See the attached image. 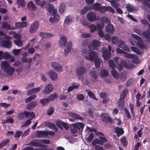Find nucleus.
<instances>
[{
    "label": "nucleus",
    "instance_id": "obj_45",
    "mask_svg": "<svg viewBox=\"0 0 150 150\" xmlns=\"http://www.w3.org/2000/svg\"><path fill=\"white\" fill-rule=\"evenodd\" d=\"M10 27L11 25L6 22H4L2 23V27L4 29L8 30V29H10L9 27Z\"/></svg>",
    "mask_w": 150,
    "mask_h": 150
},
{
    "label": "nucleus",
    "instance_id": "obj_14",
    "mask_svg": "<svg viewBox=\"0 0 150 150\" xmlns=\"http://www.w3.org/2000/svg\"><path fill=\"white\" fill-rule=\"evenodd\" d=\"M101 5L98 3H96L94 4L92 7L93 9L96 11H99L101 13L103 12V6H100Z\"/></svg>",
    "mask_w": 150,
    "mask_h": 150
},
{
    "label": "nucleus",
    "instance_id": "obj_53",
    "mask_svg": "<svg viewBox=\"0 0 150 150\" xmlns=\"http://www.w3.org/2000/svg\"><path fill=\"white\" fill-rule=\"evenodd\" d=\"M89 9V8L88 7L85 6L80 11V13L81 14H83L88 11Z\"/></svg>",
    "mask_w": 150,
    "mask_h": 150
},
{
    "label": "nucleus",
    "instance_id": "obj_7",
    "mask_svg": "<svg viewBox=\"0 0 150 150\" xmlns=\"http://www.w3.org/2000/svg\"><path fill=\"white\" fill-rule=\"evenodd\" d=\"M51 66L54 69L58 72H61L63 71L62 67L56 62H52L51 64Z\"/></svg>",
    "mask_w": 150,
    "mask_h": 150
},
{
    "label": "nucleus",
    "instance_id": "obj_13",
    "mask_svg": "<svg viewBox=\"0 0 150 150\" xmlns=\"http://www.w3.org/2000/svg\"><path fill=\"white\" fill-rule=\"evenodd\" d=\"M99 138L100 140L96 138L92 141V144L93 146H96L97 144H99L100 145L103 144V137H100Z\"/></svg>",
    "mask_w": 150,
    "mask_h": 150
},
{
    "label": "nucleus",
    "instance_id": "obj_63",
    "mask_svg": "<svg viewBox=\"0 0 150 150\" xmlns=\"http://www.w3.org/2000/svg\"><path fill=\"white\" fill-rule=\"evenodd\" d=\"M104 37L105 39L109 42L111 40V36L109 34H106L105 36L104 35Z\"/></svg>",
    "mask_w": 150,
    "mask_h": 150
},
{
    "label": "nucleus",
    "instance_id": "obj_20",
    "mask_svg": "<svg viewBox=\"0 0 150 150\" xmlns=\"http://www.w3.org/2000/svg\"><path fill=\"white\" fill-rule=\"evenodd\" d=\"M47 131H38L36 132V135L39 138H42L44 136H47Z\"/></svg>",
    "mask_w": 150,
    "mask_h": 150
},
{
    "label": "nucleus",
    "instance_id": "obj_46",
    "mask_svg": "<svg viewBox=\"0 0 150 150\" xmlns=\"http://www.w3.org/2000/svg\"><path fill=\"white\" fill-rule=\"evenodd\" d=\"M36 97V96L35 95H33L26 99L25 100V102L28 103L30 102L32 100H33Z\"/></svg>",
    "mask_w": 150,
    "mask_h": 150
},
{
    "label": "nucleus",
    "instance_id": "obj_17",
    "mask_svg": "<svg viewBox=\"0 0 150 150\" xmlns=\"http://www.w3.org/2000/svg\"><path fill=\"white\" fill-rule=\"evenodd\" d=\"M72 18L69 16H67L65 18L64 22V27H67L70 25L72 21Z\"/></svg>",
    "mask_w": 150,
    "mask_h": 150
},
{
    "label": "nucleus",
    "instance_id": "obj_57",
    "mask_svg": "<svg viewBox=\"0 0 150 150\" xmlns=\"http://www.w3.org/2000/svg\"><path fill=\"white\" fill-rule=\"evenodd\" d=\"M38 141L41 143H43L46 144H49L50 142V140L48 139H39Z\"/></svg>",
    "mask_w": 150,
    "mask_h": 150
},
{
    "label": "nucleus",
    "instance_id": "obj_54",
    "mask_svg": "<svg viewBox=\"0 0 150 150\" xmlns=\"http://www.w3.org/2000/svg\"><path fill=\"white\" fill-rule=\"evenodd\" d=\"M94 63L96 68H98L100 64V61L97 59V58L94 60Z\"/></svg>",
    "mask_w": 150,
    "mask_h": 150
},
{
    "label": "nucleus",
    "instance_id": "obj_36",
    "mask_svg": "<svg viewBox=\"0 0 150 150\" xmlns=\"http://www.w3.org/2000/svg\"><path fill=\"white\" fill-rule=\"evenodd\" d=\"M17 3L18 7L20 6L23 8L25 6V3L24 0H17Z\"/></svg>",
    "mask_w": 150,
    "mask_h": 150
},
{
    "label": "nucleus",
    "instance_id": "obj_8",
    "mask_svg": "<svg viewBox=\"0 0 150 150\" xmlns=\"http://www.w3.org/2000/svg\"><path fill=\"white\" fill-rule=\"evenodd\" d=\"M97 54L96 52H91L88 54V56L86 57V58L90 61H93L98 58Z\"/></svg>",
    "mask_w": 150,
    "mask_h": 150
},
{
    "label": "nucleus",
    "instance_id": "obj_62",
    "mask_svg": "<svg viewBox=\"0 0 150 150\" xmlns=\"http://www.w3.org/2000/svg\"><path fill=\"white\" fill-rule=\"evenodd\" d=\"M90 74L91 76L93 77L94 79H97L98 77V76L96 72L94 71H91L90 72Z\"/></svg>",
    "mask_w": 150,
    "mask_h": 150
},
{
    "label": "nucleus",
    "instance_id": "obj_43",
    "mask_svg": "<svg viewBox=\"0 0 150 150\" xmlns=\"http://www.w3.org/2000/svg\"><path fill=\"white\" fill-rule=\"evenodd\" d=\"M13 42L18 47H21L23 46V44L22 41L19 40H13Z\"/></svg>",
    "mask_w": 150,
    "mask_h": 150
},
{
    "label": "nucleus",
    "instance_id": "obj_34",
    "mask_svg": "<svg viewBox=\"0 0 150 150\" xmlns=\"http://www.w3.org/2000/svg\"><path fill=\"white\" fill-rule=\"evenodd\" d=\"M65 9V4L62 3L59 6V12L61 13H63Z\"/></svg>",
    "mask_w": 150,
    "mask_h": 150
},
{
    "label": "nucleus",
    "instance_id": "obj_64",
    "mask_svg": "<svg viewBox=\"0 0 150 150\" xmlns=\"http://www.w3.org/2000/svg\"><path fill=\"white\" fill-rule=\"evenodd\" d=\"M125 44V42L122 40H120L117 42V45L119 47L121 48Z\"/></svg>",
    "mask_w": 150,
    "mask_h": 150
},
{
    "label": "nucleus",
    "instance_id": "obj_31",
    "mask_svg": "<svg viewBox=\"0 0 150 150\" xmlns=\"http://www.w3.org/2000/svg\"><path fill=\"white\" fill-rule=\"evenodd\" d=\"M9 139H6L2 140L0 143V149L3 148L10 142Z\"/></svg>",
    "mask_w": 150,
    "mask_h": 150
},
{
    "label": "nucleus",
    "instance_id": "obj_30",
    "mask_svg": "<svg viewBox=\"0 0 150 150\" xmlns=\"http://www.w3.org/2000/svg\"><path fill=\"white\" fill-rule=\"evenodd\" d=\"M111 52H108L107 50H104V59L107 60L110 58Z\"/></svg>",
    "mask_w": 150,
    "mask_h": 150
},
{
    "label": "nucleus",
    "instance_id": "obj_32",
    "mask_svg": "<svg viewBox=\"0 0 150 150\" xmlns=\"http://www.w3.org/2000/svg\"><path fill=\"white\" fill-rule=\"evenodd\" d=\"M86 91L88 95L89 96L95 100H98V99L96 98V96L90 90H86Z\"/></svg>",
    "mask_w": 150,
    "mask_h": 150
},
{
    "label": "nucleus",
    "instance_id": "obj_18",
    "mask_svg": "<svg viewBox=\"0 0 150 150\" xmlns=\"http://www.w3.org/2000/svg\"><path fill=\"white\" fill-rule=\"evenodd\" d=\"M115 133H117V136L118 137H119L120 136L123 134L124 131L122 127H116L115 129Z\"/></svg>",
    "mask_w": 150,
    "mask_h": 150
},
{
    "label": "nucleus",
    "instance_id": "obj_59",
    "mask_svg": "<svg viewBox=\"0 0 150 150\" xmlns=\"http://www.w3.org/2000/svg\"><path fill=\"white\" fill-rule=\"evenodd\" d=\"M8 118H6V122L7 123H11V124L13 123L14 122V120L12 118L11 116H8Z\"/></svg>",
    "mask_w": 150,
    "mask_h": 150
},
{
    "label": "nucleus",
    "instance_id": "obj_27",
    "mask_svg": "<svg viewBox=\"0 0 150 150\" xmlns=\"http://www.w3.org/2000/svg\"><path fill=\"white\" fill-rule=\"evenodd\" d=\"M53 17H50V22L52 23H57L59 20V16H53Z\"/></svg>",
    "mask_w": 150,
    "mask_h": 150
},
{
    "label": "nucleus",
    "instance_id": "obj_48",
    "mask_svg": "<svg viewBox=\"0 0 150 150\" xmlns=\"http://www.w3.org/2000/svg\"><path fill=\"white\" fill-rule=\"evenodd\" d=\"M112 43L114 45H116L118 40V38L115 36H112L111 38Z\"/></svg>",
    "mask_w": 150,
    "mask_h": 150
},
{
    "label": "nucleus",
    "instance_id": "obj_33",
    "mask_svg": "<svg viewBox=\"0 0 150 150\" xmlns=\"http://www.w3.org/2000/svg\"><path fill=\"white\" fill-rule=\"evenodd\" d=\"M58 97L57 93H54V94H51L49 96L48 98L50 101H53L55 98H57Z\"/></svg>",
    "mask_w": 150,
    "mask_h": 150
},
{
    "label": "nucleus",
    "instance_id": "obj_26",
    "mask_svg": "<svg viewBox=\"0 0 150 150\" xmlns=\"http://www.w3.org/2000/svg\"><path fill=\"white\" fill-rule=\"evenodd\" d=\"M142 35L146 39L149 40V42H150V30L148 29L142 32Z\"/></svg>",
    "mask_w": 150,
    "mask_h": 150
},
{
    "label": "nucleus",
    "instance_id": "obj_61",
    "mask_svg": "<svg viewBox=\"0 0 150 150\" xmlns=\"http://www.w3.org/2000/svg\"><path fill=\"white\" fill-rule=\"evenodd\" d=\"M23 133L22 132L20 131H17L15 135V137L16 138H19Z\"/></svg>",
    "mask_w": 150,
    "mask_h": 150
},
{
    "label": "nucleus",
    "instance_id": "obj_37",
    "mask_svg": "<svg viewBox=\"0 0 150 150\" xmlns=\"http://www.w3.org/2000/svg\"><path fill=\"white\" fill-rule=\"evenodd\" d=\"M108 64L110 67L112 69H115L116 66L114 61L113 60L110 59L108 61Z\"/></svg>",
    "mask_w": 150,
    "mask_h": 150
},
{
    "label": "nucleus",
    "instance_id": "obj_38",
    "mask_svg": "<svg viewBox=\"0 0 150 150\" xmlns=\"http://www.w3.org/2000/svg\"><path fill=\"white\" fill-rule=\"evenodd\" d=\"M107 1L110 2L111 5L114 8H116L117 7V2L120 0H106Z\"/></svg>",
    "mask_w": 150,
    "mask_h": 150
},
{
    "label": "nucleus",
    "instance_id": "obj_1",
    "mask_svg": "<svg viewBox=\"0 0 150 150\" xmlns=\"http://www.w3.org/2000/svg\"><path fill=\"white\" fill-rule=\"evenodd\" d=\"M1 68L6 72L8 76H12L15 71V69L11 67L7 61L2 62Z\"/></svg>",
    "mask_w": 150,
    "mask_h": 150
},
{
    "label": "nucleus",
    "instance_id": "obj_51",
    "mask_svg": "<svg viewBox=\"0 0 150 150\" xmlns=\"http://www.w3.org/2000/svg\"><path fill=\"white\" fill-rule=\"evenodd\" d=\"M132 35L133 37L135 39L137 40V42H142V38L141 37L139 36L138 35L134 34H132Z\"/></svg>",
    "mask_w": 150,
    "mask_h": 150
},
{
    "label": "nucleus",
    "instance_id": "obj_12",
    "mask_svg": "<svg viewBox=\"0 0 150 150\" xmlns=\"http://www.w3.org/2000/svg\"><path fill=\"white\" fill-rule=\"evenodd\" d=\"M72 45L71 42H69L67 43L64 52V56H66L70 52L72 49Z\"/></svg>",
    "mask_w": 150,
    "mask_h": 150
},
{
    "label": "nucleus",
    "instance_id": "obj_16",
    "mask_svg": "<svg viewBox=\"0 0 150 150\" xmlns=\"http://www.w3.org/2000/svg\"><path fill=\"white\" fill-rule=\"evenodd\" d=\"M100 42L97 40H92V46L93 47V49L94 50H97L99 46L100 45Z\"/></svg>",
    "mask_w": 150,
    "mask_h": 150
},
{
    "label": "nucleus",
    "instance_id": "obj_11",
    "mask_svg": "<svg viewBox=\"0 0 150 150\" xmlns=\"http://www.w3.org/2000/svg\"><path fill=\"white\" fill-rule=\"evenodd\" d=\"M105 31L108 33L112 34L115 31L114 26L111 24H109L105 27Z\"/></svg>",
    "mask_w": 150,
    "mask_h": 150
},
{
    "label": "nucleus",
    "instance_id": "obj_10",
    "mask_svg": "<svg viewBox=\"0 0 150 150\" xmlns=\"http://www.w3.org/2000/svg\"><path fill=\"white\" fill-rule=\"evenodd\" d=\"M38 102L37 101H34L30 103L26 106V109L28 110H33L37 105Z\"/></svg>",
    "mask_w": 150,
    "mask_h": 150
},
{
    "label": "nucleus",
    "instance_id": "obj_28",
    "mask_svg": "<svg viewBox=\"0 0 150 150\" xmlns=\"http://www.w3.org/2000/svg\"><path fill=\"white\" fill-rule=\"evenodd\" d=\"M27 8L29 9H32L33 10H35L36 9V6L32 1H30L28 4Z\"/></svg>",
    "mask_w": 150,
    "mask_h": 150
},
{
    "label": "nucleus",
    "instance_id": "obj_47",
    "mask_svg": "<svg viewBox=\"0 0 150 150\" xmlns=\"http://www.w3.org/2000/svg\"><path fill=\"white\" fill-rule=\"evenodd\" d=\"M94 137V134L91 133L89 135L88 137L85 139L87 142H91L93 140Z\"/></svg>",
    "mask_w": 150,
    "mask_h": 150
},
{
    "label": "nucleus",
    "instance_id": "obj_25",
    "mask_svg": "<svg viewBox=\"0 0 150 150\" xmlns=\"http://www.w3.org/2000/svg\"><path fill=\"white\" fill-rule=\"evenodd\" d=\"M126 8L128 11L129 12H132L136 11V8L132 5L128 4L126 6Z\"/></svg>",
    "mask_w": 150,
    "mask_h": 150
},
{
    "label": "nucleus",
    "instance_id": "obj_4",
    "mask_svg": "<svg viewBox=\"0 0 150 150\" xmlns=\"http://www.w3.org/2000/svg\"><path fill=\"white\" fill-rule=\"evenodd\" d=\"M39 26V23L38 21H35L30 25L29 31L30 33H33L35 32L38 30Z\"/></svg>",
    "mask_w": 150,
    "mask_h": 150
},
{
    "label": "nucleus",
    "instance_id": "obj_6",
    "mask_svg": "<svg viewBox=\"0 0 150 150\" xmlns=\"http://www.w3.org/2000/svg\"><path fill=\"white\" fill-rule=\"evenodd\" d=\"M67 41V39L66 36L64 35H61L59 43V46L64 47L65 46Z\"/></svg>",
    "mask_w": 150,
    "mask_h": 150
},
{
    "label": "nucleus",
    "instance_id": "obj_49",
    "mask_svg": "<svg viewBox=\"0 0 150 150\" xmlns=\"http://www.w3.org/2000/svg\"><path fill=\"white\" fill-rule=\"evenodd\" d=\"M88 27L90 29V31L91 33L94 32L97 29V27L96 26L93 24L91 25H88Z\"/></svg>",
    "mask_w": 150,
    "mask_h": 150
},
{
    "label": "nucleus",
    "instance_id": "obj_3",
    "mask_svg": "<svg viewBox=\"0 0 150 150\" xmlns=\"http://www.w3.org/2000/svg\"><path fill=\"white\" fill-rule=\"evenodd\" d=\"M87 18L89 21L91 22L99 21L100 18L96 16V13L93 12H89L87 15Z\"/></svg>",
    "mask_w": 150,
    "mask_h": 150
},
{
    "label": "nucleus",
    "instance_id": "obj_55",
    "mask_svg": "<svg viewBox=\"0 0 150 150\" xmlns=\"http://www.w3.org/2000/svg\"><path fill=\"white\" fill-rule=\"evenodd\" d=\"M24 113H25V112H21L18 114V117L19 120H21L25 117Z\"/></svg>",
    "mask_w": 150,
    "mask_h": 150
},
{
    "label": "nucleus",
    "instance_id": "obj_22",
    "mask_svg": "<svg viewBox=\"0 0 150 150\" xmlns=\"http://www.w3.org/2000/svg\"><path fill=\"white\" fill-rule=\"evenodd\" d=\"M2 45L6 48H10L11 46V42L9 40H4L2 42Z\"/></svg>",
    "mask_w": 150,
    "mask_h": 150
},
{
    "label": "nucleus",
    "instance_id": "obj_29",
    "mask_svg": "<svg viewBox=\"0 0 150 150\" xmlns=\"http://www.w3.org/2000/svg\"><path fill=\"white\" fill-rule=\"evenodd\" d=\"M104 11L110 12L113 14H114L115 12L114 9L110 6H104Z\"/></svg>",
    "mask_w": 150,
    "mask_h": 150
},
{
    "label": "nucleus",
    "instance_id": "obj_42",
    "mask_svg": "<svg viewBox=\"0 0 150 150\" xmlns=\"http://www.w3.org/2000/svg\"><path fill=\"white\" fill-rule=\"evenodd\" d=\"M131 49L133 51L138 54L140 55L142 54V52L138 48L135 47H132Z\"/></svg>",
    "mask_w": 150,
    "mask_h": 150
},
{
    "label": "nucleus",
    "instance_id": "obj_60",
    "mask_svg": "<svg viewBox=\"0 0 150 150\" xmlns=\"http://www.w3.org/2000/svg\"><path fill=\"white\" fill-rule=\"evenodd\" d=\"M12 52L15 55H18L21 52V49H14L12 51Z\"/></svg>",
    "mask_w": 150,
    "mask_h": 150
},
{
    "label": "nucleus",
    "instance_id": "obj_40",
    "mask_svg": "<svg viewBox=\"0 0 150 150\" xmlns=\"http://www.w3.org/2000/svg\"><path fill=\"white\" fill-rule=\"evenodd\" d=\"M50 102L48 98H45L41 99L40 100V102L42 105L44 106L47 105Z\"/></svg>",
    "mask_w": 150,
    "mask_h": 150
},
{
    "label": "nucleus",
    "instance_id": "obj_41",
    "mask_svg": "<svg viewBox=\"0 0 150 150\" xmlns=\"http://www.w3.org/2000/svg\"><path fill=\"white\" fill-rule=\"evenodd\" d=\"M111 72L113 77L115 79H117L119 77V75L117 73V72L115 70V69H112L111 71Z\"/></svg>",
    "mask_w": 150,
    "mask_h": 150
},
{
    "label": "nucleus",
    "instance_id": "obj_21",
    "mask_svg": "<svg viewBox=\"0 0 150 150\" xmlns=\"http://www.w3.org/2000/svg\"><path fill=\"white\" fill-rule=\"evenodd\" d=\"M24 114L25 117L30 118V120H32L35 117V115L34 113L32 111H28L25 110Z\"/></svg>",
    "mask_w": 150,
    "mask_h": 150
},
{
    "label": "nucleus",
    "instance_id": "obj_2",
    "mask_svg": "<svg viewBox=\"0 0 150 150\" xmlns=\"http://www.w3.org/2000/svg\"><path fill=\"white\" fill-rule=\"evenodd\" d=\"M85 125L84 124L80 122L72 124V127L71 129V133L75 134L78 132L79 133H81L83 131Z\"/></svg>",
    "mask_w": 150,
    "mask_h": 150
},
{
    "label": "nucleus",
    "instance_id": "obj_9",
    "mask_svg": "<svg viewBox=\"0 0 150 150\" xmlns=\"http://www.w3.org/2000/svg\"><path fill=\"white\" fill-rule=\"evenodd\" d=\"M53 89L54 86L52 84H48L43 90V92L46 94H49L52 91Z\"/></svg>",
    "mask_w": 150,
    "mask_h": 150
},
{
    "label": "nucleus",
    "instance_id": "obj_15",
    "mask_svg": "<svg viewBox=\"0 0 150 150\" xmlns=\"http://www.w3.org/2000/svg\"><path fill=\"white\" fill-rule=\"evenodd\" d=\"M43 126H47L48 127L51 128L53 130H57V128L55 125L50 122L45 121L42 124Z\"/></svg>",
    "mask_w": 150,
    "mask_h": 150
},
{
    "label": "nucleus",
    "instance_id": "obj_56",
    "mask_svg": "<svg viewBox=\"0 0 150 150\" xmlns=\"http://www.w3.org/2000/svg\"><path fill=\"white\" fill-rule=\"evenodd\" d=\"M11 57V55L9 54L8 52H5L3 53V59H6L10 58Z\"/></svg>",
    "mask_w": 150,
    "mask_h": 150
},
{
    "label": "nucleus",
    "instance_id": "obj_35",
    "mask_svg": "<svg viewBox=\"0 0 150 150\" xmlns=\"http://www.w3.org/2000/svg\"><path fill=\"white\" fill-rule=\"evenodd\" d=\"M121 142L124 147H125L128 144V142L126 137H123L120 139Z\"/></svg>",
    "mask_w": 150,
    "mask_h": 150
},
{
    "label": "nucleus",
    "instance_id": "obj_23",
    "mask_svg": "<svg viewBox=\"0 0 150 150\" xmlns=\"http://www.w3.org/2000/svg\"><path fill=\"white\" fill-rule=\"evenodd\" d=\"M38 140H39L35 139L31 141L30 142V145L32 146L36 147H42L43 145L40 143L38 141Z\"/></svg>",
    "mask_w": 150,
    "mask_h": 150
},
{
    "label": "nucleus",
    "instance_id": "obj_58",
    "mask_svg": "<svg viewBox=\"0 0 150 150\" xmlns=\"http://www.w3.org/2000/svg\"><path fill=\"white\" fill-rule=\"evenodd\" d=\"M54 7L53 5L49 4L48 7L47 8V10L50 13H51Z\"/></svg>",
    "mask_w": 150,
    "mask_h": 150
},
{
    "label": "nucleus",
    "instance_id": "obj_39",
    "mask_svg": "<svg viewBox=\"0 0 150 150\" xmlns=\"http://www.w3.org/2000/svg\"><path fill=\"white\" fill-rule=\"evenodd\" d=\"M123 99H122V98L120 97L118 103V106L120 108H122L125 105V102L124 100Z\"/></svg>",
    "mask_w": 150,
    "mask_h": 150
},
{
    "label": "nucleus",
    "instance_id": "obj_50",
    "mask_svg": "<svg viewBox=\"0 0 150 150\" xmlns=\"http://www.w3.org/2000/svg\"><path fill=\"white\" fill-rule=\"evenodd\" d=\"M128 91L127 89H124L122 92V95L121 96V97L122 99H124L126 96V95L128 93Z\"/></svg>",
    "mask_w": 150,
    "mask_h": 150
},
{
    "label": "nucleus",
    "instance_id": "obj_19",
    "mask_svg": "<svg viewBox=\"0 0 150 150\" xmlns=\"http://www.w3.org/2000/svg\"><path fill=\"white\" fill-rule=\"evenodd\" d=\"M48 74L50 78L53 81H55L57 79V74L54 71H50L48 72Z\"/></svg>",
    "mask_w": 150,
    "mask_h": 150
},
{
    "label": "nucleus",
    "instance_id": "obj_52",
    "mask_svg": "<svg viewBox=\"0 0 150 150\" xmlns=\"http://www.w3.org/2000/svg\"><path fill=\"white\" fill-rule=\"evenodd\" d=\"M125 57L127 58H130L134 57L135 56H136L135 54H131L127 53V52H125V53L124 54Z\"/></svg>",
    "mask_w": 150,
    "mask_h": 150
},
{
    "label": "nucleus",
    "instance_id": "obj_5",
    "mask_svg": "<svg viewBox=\"0 0 150 150\" xmlns=\"http://www.w3.org/2000/svg\"><path fill=\"white\" fill-rule=\"evenodd\" d=\"M86 68L84 67H80L77 68L76 72L79 79L82 78L81 76L86 73Z\"/></svg>",
    "mask_w": 150,
    "mask_h": 150
},
{
    "label": "nucleus",
    "instance_id": "obj_44",
    "mask_svg": "<svg viewBox=\"0 0 150 150\" xmlns=\"http://www.w3.org/2000/svg\"><path fill=\"white\" fill-rule=\"evenodd\" d=\"M71 116L72 117L76 119H79L81 120H83V117L74 113H71Z\"/></svg>",
    "mask_w": 150,
    "mask_h": 150
},
{
    "label": "nucleus",
    "instance_id": "obj_24",
    "mask_svg": "<svg viewBox=\"0 0 150 150\" xmlns=\"http://www.w3.org/2000/svg\"><path fill=\"white\" fill-rule=\"evenodd\" d=\"M114 120L112 119L109 116L106 117L104 115V122H105L107 124L108 123L111 124L114 122Z\"/></svg>",
    "mask_w": 150,
    "mask_h": 150
}]
</instances>
